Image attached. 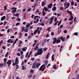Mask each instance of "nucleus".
Masks as SVG:
<instances>
[{
	"instance_id": "1",
	"label": "nucleus",
	"mask_w": 79,
	"mask_h": 79,
	"mask_svg": "<svg viewBox=\"0 0 79 79\" xmlns=\"http://www.w3.org/2000/svg\"><path fill=\"white\" fill-rule=\"evenodd\" d=\"M37 52H38L37 53L38 55H42L43 53V50H42V48L38 49Z\"/></svg>"
},
{
	"instance_id": "2",
	"label": "nucleus",
	"mask_w": 79,
	"mask_h": 79,
	"mask_svg": "<svg viewBox=\"0 0 79 79\" xmlns=\"http://www.w3.org/2000/svg\"><path fill=\"white\" fill-rule=\"evenodd\" d=\"M70 5V4L69 3H68V2H66L64 3V6H67V7H69V6Z\"/></svg>"
},
{
	"instance_id": "3",
	"label": "nucleus",
	"mask_w": 79,
	"mask_h": 79,
	"mask_svg": "<svg viewBox=\"0 0 79 79\" xmlns=\"http://www.w3.org/2000/svg\"><path fill=\"white\" fill-rule=\"evenodd\" d=\"M7 59V58H4V64L3 65L4 66H6V63Z\"/></svg>"
},
{
	"instance_id": "4",
	"label": "nucleus",
	"mask_w": 79,
	"mask_h": 79,
	"mask_svg": "<svg viewBox=\"0 0 79 79\" xmlns=\"http://www.w3.org/2000/svg\"><path fill=\"white\" fill-rule=\"evenodd\" d=\"M54 39V40H53V42H52L53 44H55L56 42V41H57V39H56V38H53V39Z\"/></svg>"
},
{
	"instance_id": "5",
	"label": "nucleus",
	"mask_w": 79,
	"mask_h": 79,
	"mask_svg": "<svg viewBox=\"0 0 79 79\" xmlns=\"http://www.w3.org/2000/svg\"><path fill=\"white\" fill-rule=\"evenodd\" d=\"M36 65V63H33V64L32 65V69H35V65Z\"/></svg>"
},
{
	"instance_id": "6",
	"label": "nucleus",
	"mask_w": 79,
	"mask_h": 79,
	"mask_svg": "<svg viewBox=\"0 0 79 79\" xmlns=\"http://www.w3.org/2000/svg\"><path fill=\"white\" fill-rule=\"evenodd\" d=\"M11 64V60H9L8 61L6 62V64Z\"/></svg>"
},
{
	"instance_id": "7",
	"label": "nucleus",
	"mask_w": 79,
	"mask_h": 79,
	"mask_svg": "<svg viewBox=\"0 0 79 79\" xmlns=\"http://www.w3.org/2000/svg\"><path fill=\"white\" fill-rule=\"evenodd\" d=\"M39 44H36V48H34V50H35L36 51V50H37L38 48H39V47H38V46H39Z\"/></svg>"
},
{
	"instance_id": "8",
	"label": "nucleus",
	"mask_w": 79,
	"mask_h": 79,
	"mask_svg": "<svg viewBox=\"0 0 79 79\" xmlns=\"http://www.w3.org/2000/svg\"><path fill=\"white\" fill-rule=\"evenodd\" d=\"M52 4L51 3L48 6V8H50H50H52Z\"/></svg>"
},
{
	"instance_id": "9",
	"label": "nucleus",
	"mask_w": 79,
	"mask_h": 79,
	"mask_svg": "<svg viewBox=\"0 0 79 79\" xmlns=\"http://www.w3.org/2000/svg\"><path fill=\"white\" fill-rule=\"evenodd\" d=\"M40 63H38L36 65V68H39V67L40 66Z\"/></svg>"
},
{
	"instance_id": "10",
	"label": "nucleus",
	"mask_w": 79,
	"mask_h": 79,
	"mask_svg": "<svg viewBox=\"0 0 79 79\" xmlns=\"http://www.w3.org/2000/svg\"><path fill=\"white\" fill-rule=\"evenodd\" d=\"M5 18H6V16H4L3 17H2L1 18V21L5 20Z\"/></svg>"
},
{
	"instance_id": "11",
	"label": "nucleus",
	"mask_w": 79,
	"mask_h": 79,
	"mask_svg": "<svg viewBox=\"0 0 79 79\" xmlns=\"http://www.w3.org/2000/svg\"><path fill=\"white\" fill-rule=\"evenodd\" d=\"M71 18H69V21H71V20H73V15L71 14Z\"/></svg>"
},
{
	"instance_id": "12",
	"label": "nucleus",
	"mask_w": 79,
	"mask_h": 79,
	"mask_svg": "<svg viewBox=\"0 0 79 79\" xmlns=\"http://www.w3.org/2000/svg\"><path fill=\"white\" fill-rule=\"evenodd\" d=\"M60 42H61V40H59V39H58V40H57V41H56V44H59V43H60Z\"/></svg>"
},
{
	"instance_id": "13",
	"label": "nucleus",
	"mask_w": 79,
	"mask_h": 79,
	"mask_svg": "<svg viewBox=\"0 0 79 79\" xmlns=\"http://www.w3.org/2000/svg\"><path fill=\"white\" fill-rule=\"evenodd\" d=\"M27 47H25V48H23L22 50L23 52H25V51L26 50H27Z\"/></svg>"
},
{
	"instance_id": "14",
	"label": "nucleus",
	"mask_w": 79,
	"mask_h": 79,
	"mask_svg": "<svg viewBox=\"0 0 79 79\" xmlns=\"http://www.w3.org/2000/svg\"><path fill=\"white\" fill-rule=\"evenodd\" d=\"M56 7H53L52 9V10L53 11H56Z\"/></svg>"
},
{
	"instance_id": "15",
	"label": "nucleus",
	"mask_w": 79,
	"mask_h": 79,
	"mask_svg": "<svg viewBox=\"0 0 79 79\" xmlns=\"http://www.w3.org/2000/svg\"><path fill=\"white\" fill-rule=\"evenodd\" d=\"M41 5H42V7L44 6L45 5V2H42L41 3Z\"/></svg>"
},
{
	"instance_id": "16",
	"label": "nucleus",
	"mask_w": 79,
	"mask_h": 79,
	"mask_svg": "<svg viewBox=\"0 0 79 79\" xmlns=\"http://www.w3.org/2000/svg\"><path fill=\"white\" fill-rule=\"evenodd\" d=\"M10 40V39L9 40H7V42L8 43H10V44H11L12 43H13V42H14V41H11Z\"/></svg>"
},
{
	"instance_id": "17",
	"label": "nucleus",
	"mask_w": 79,
	"mask_h": 79,
	"mask_svg": "<svg viewBox=\"0 0 79 79\" xmlns=\"http://www.w3.org/2000/svg\"><path fill=\"white\" fill-rule=\"evenodd\" d=\"M30 26V24L29 23L26 25V27L27 28H29Z\"/></svg>"
},
{
	"instance_id": "18",
	"label": "nucleus",
	"mask_w": 79,
	"mask_h": 79,
	"mask_svg": "<svg viewBox=\"0 0 79 79\" xmlns=\"http://www.w3.org/2000/svg\"><path fill=\"white\" fill-rule=\"evenodd\" d=\"M44 67V65H42L41 67H40L39 69L40 71H42V68H43V67Z\"/></svg>"
},
{
	"instance_id": "19",
	"label": "nucleus",
	"mask_w": 79,
	"mask_h": 79,
	"mask_svg": "<svg viewBox=\"0 0 79 79\" xmlns=\"http://www.w3.org/2000/svg\"><path fill=\"white\" fill-rule=\"evenodd\" d=\"M22 32H24V27H23L22 28Z\"/></svg>"
},
{
	"instance_id": "20",
	"label": "nucleus",
	"mask_w": 79,
	"mask_h": 79,
	"mask_svg": "<svg viewBox=\"0 0 79 79\" xmlns=\"http://www.w3.org/2000/svg\"><path fill=\"white\" fill-rule=\"evenodd\" d=\"M22 70H24V69H26V67H24V66H22Z\"/></svg>"
},
{
	"instance_id": "21",
	"label": "nucleus",
	"mask_w": 79,
	"mask_h": 79,
	"mask_svg": "<svg viewBox=\"0 0 79 79\" xmlns=\"http://www.w3.org/2000/svg\"><path fill=\"white\" fill-rule=\"evenodd\" d=\"M28 30H29V29L28 28H27V29H25L24 30V31L25 32H27L28 31Z\"/></svg>"
},
{
	"instance_id": "22",
	"label": "nucleus",
	"mask_w": 79,
	"mask_h": 79,
	"mask_svg": "<svg viewBox=\"0 0 79 79\" xmlns=\"http://www.w3.org/2000/svg\"><path fill=\"white\" fill-rule=\"evenodd\" d=\"M54 56V54H53L52 56V61H54L55 60V58H53Z\"/></svg>"
},
{
	"instance_id": "23",
	"label": "nucleus",
	"mask_w": 79,
	"mask_h": 79,
	"mask_svg": "<svg viewBox=\"0 0 79 79\" xmlns=\"http://www.w3.org/2000/svg\"><path fill=\"white\" fill-rule=\"evenodd\" d=\"M53 19H54V16H52V17H51L50 18V21H53Z\"/></svg>"
},
{
	"instance_id": "24",
	"label": "nucleus",
	"mask_w": 79,
	"mask_h": 79,
	"mask_svg": "<svg viewBox=\"0 0 79 79\" xmlns=\"http://www.w3.org/2000/svg\"><path fill=\"white\" fill-rule=\"evenodd\" d=\"M74 4V1L73 0H72V2H71V6H73Z\"/></svg>"
},
{
	"instance_id": "25",
	"label": "nucleus",
	"mask_w": 79,
	"mask_h": 79,
	"mask_svg": "<svg viewBox=\"0 0 79 79\" xmlns=\"http://www.w3.org/2000/svg\"><path fill=\"white\" fill-rule=\"evenodd\" d=\"M58 67H57V66H56V65H54L53 66V68L54 69H56V68H57Z\"/></svg>"
},
{
	"instance_id": "26",
	"label": "nucleus",
	"mask_w": 79,
	"mask_h": 79,
	"mask_svg": "<svg viewBox=\"0 0 79 79\" xmlns=\"http://www.w3.org/2000/svg\"><path fill=\"white\" fill-rule=\"evenodd\" d=\"M39 31H36V30H35L34 32V34L35 35V34H36V33H37V32H38Z\"/></svg>"
},
{
	"instance_id": "27",
	"label": "nucleus",
	"mask_w": 79,
	"mask_h": 79,
	"mask_svg": "<svg viewBox=\"0 0 79 79\" xmlns=\"http://www.w3.org/2000/svg\"><path fill=\"white\" fill-rule=\"evenodd\" d=\"M41 26H44V21H42L41 23Z\"/></svg>"
},
{
	"instance_id": "28",
	"label": "nucleus",
	"mask_w": 79,
	"mask_h": 79,
	"mask_svg": "<svg viewBox=\"0 0 79 79\" xmlns=\"http://www.w3.org/2000/svg\"><path fill=\"white\" fill-rule=\"evenodd\" d=\"M19 64V61L17 62H15V65H18Z\"/></svg>"
},
{
	"instance_id": "29",
	"label": "nucleus",
	"mask_w": 79,
	"mask_h": 79,
	"mask_svg": "<svg viewBox=\"0 0 79 79\" xmlns=\"http://www.w3.org/2000/svg\"><path fill=\"white\" fill-rule=\"evenodd\" d=\"M45 64H44L45 65H47V64H48V61L47 60H46L45 61H44Z\"/></svg>"
},
{
	"instance_id": "30",
	"label": "nucleus",
	"mask_w": 79,
	"mask_h": 79,
	"mask_svg": "<svg viewBox=\"0 0 79 79\" xmlns=\"http://www.w3.org/2000/svg\"><path fill=\"white\" fill-rule=\"evenodd\" d=\"M67 12L69 13V14H70V15H73L72 14V12L70 11H67Z\"/></svg>"
},
{
	"instance_id": "31",
	"label": "nucleus",
	"mask_w": 79,
	"mask_h": 79,
	"mask_svg": "<svg viewBox=\"0 0 79 79\" xmlns=\"http://www.w3.org/2000/svg\"><path fill=\"white\" fill-rule=\"evenodd\" d=\"M42 69V71H44V70H45V65H44V66L43 67Z\"/></svg>"
},
{
	"instance_id": "32",
	"label": "nucleus",
	"mask_w": 79,
	"mask_h": 79,
	"mask_svg": "<svg viewBox=\"0 0 79 79\" xmlns=\"http://www.w3.org/2000/svg\"><path fill=\"white\" fill-rule=\"evenodd\" d=\"M15 17H17V16H19V14L18 13H16V14H15Z\"/></svg>"
},
{
	"instance_id": "33",
	"label": "nucleus",
	"mask_w": 79,
	"mask_h": 79,
	"mask_svg": "<svg viewBox=\"0 0 79 79\" xmlns=\"http://www.w3.org/2000/svg\"><path fill=\"white\" fill-rule=\"evenodd\" d=\"M44 9H45L44 10L45 11H48V8L45 7Z\"/></svg>"
},
{
	"instance_id": "34",
	"label": "nucleus",
	"mask_w": 79,
	"mask_h": 79,
	"mask_svg": "<svg viewBox=\"0 0 79 79\" xmlns=\"http://www.w3.org/2000/svg\"><path fill=\"white\" fill-rule=\"evenodd\" d=\"M61 21H60L58 23V26H60V25L61 24Z\"/></svg>"
},
{
	"instance_id": "35",
	"label": "nucleus",
	"mask_w": 79,
	"mask_h": 79,
	"mask_svg": "<svg viewBox=\"0 0 79 79\" xmlns=\"http://www.w3.org/2000/svg\"><path fill=\"white\" fill-rule=\"evenodd\" d=\"M30 11H31V7H29V9H28L27 12H29Z\"/></svg>"
},
{
	"instance_id": "36",
	"label": "nucleus",
	"mask_w": 79,
	"mask_h": 79,
	"mask_svg": "<svg viewBox=\"0 0 79 79\" xmlns=\"http://www.w3.org/2000/svg\"><path fill=\"white\" fill-rule=\"evenodd\" d=\"M63 7L62 6H61L60 8V10H61V11H63Z\"/></svg>"
},
{
	"instance_id": "37",
	"label": "nucleus",
	"mask_w": 79,
	"mask_h": 79,
	"mask_svg": "<svg viewBox=\"0 0 79 79\" xmlns=\"http://www.w3.org/2000/svg\"><path fill=\"white\" fill-rule=\"evenodd\" d=\"M51 35L52 36H53L54 35V32H52L51 34Z\"/></svg>"
},
{
	"instance_id": "38",
	"label": "nucleus",
	"mask_w": 79,
	"mask_h": 79,
	"mask_svg": "<svg viewBox=\"0 0 79 79\" xmlns=\"http://www.w3.org/2000/svg\"><path fill=\"white\" fill-rule=\"evenodd\" d=\"M33 72H34V70H33V69H31V70H30V73H32Z\"/></svg>"
},
{
	"instance_id": "39",
	"label": "nucleus",
	"mask_w": 79,
	"mask_h": 79,
	"mask_svg": "<svg viewBox=\"0 0 79 79\" xmlns=\"http://www.w3.org/2000/svg\"><path fill=\"white\" fill-rule=\"evenodd\" d=\"M20 24V23H17L16 24V26H19V24Z\"/></svg>"
},
{
	"instance_id": "40",
	"label": "nucleus",
	"mask_w": 79,
	"mask_h": 79,
	"mask_svg": "<svg viewBox=\"0 0 79 79\" xmlns=\"http://www.w3.org/2000/svg\"><path fill=\"white\" fill-rule=\"evenodd\" d=\"M21 37H22V34L21 33H20V35L19 37V39L21 38Z\"/></svg>"
},
{
	"instance_id": "41",
	"label": "nucleus",
	"mask_w": 79,
	"mask_h": 79,
	"mask_svg": "<svg viewBox=\"0 0 79 79\" xmlns=\"http://www.w3.org/2000/svg\"><path fill=\"white\" fill-rule=\"evenodd\" d=\"M17 55L18 56H20V55H21V54H20V53L19 52H18L17 53Z\"/></svg>"
},
{
	"instance_id": "42",
	"label": "nucleus",
	"mask_w": 79,
	"mask_h": 79,
	"mask_svg": "<svg viewBox=\"0 0 79 79\" xmlns=\"http://www.w3.org/2000/svg\"><path fill=\"white\" fill-rule=\"evenodd\" d=\"M39 18V16L37 15L36 16H35V17H34V19H36V18Z\"/></svg>"
},
{
	"instance_id": "43",
	"label": "nucleus",
	"mask_w": 79,
	"mask_h": 79,
	"mask_svg": "<svg viewBox=\"0 0 79 79\" xmlns=\"http://www.w3.org/2000/svg\"><path fill=\"white\" fill-rule=\"evenodd\" d=\"M26 13H25L24 14V16H23V18L24 19H26Z\"/></svg>"
},
{
	"instance_id": "44",
	"label": "nucleus",
	"mask_w": 79,
	"mask_h": 79,
	"mask_svg": "<svg viewBox=\"0 0 79 79\" xmlns=\"http://www.w3.org/2000/svg\"><path fill=\"white\" fill-rule=\"evenodd\" d=\"M46 38L49 37H50V35H49V34H47V35H46Z\"/></svg>"
},
{
	"instance_id": "45",
	"label": "nucleus",
	"mask_w": 79,
	"mask_h": 79,
	"mask_svg": "<svg viewBox=\"0 0 79 79\" xmlns=\"http://www.w3.org/2000/svg\"><path fill=\"white\" fill-rule=\"evenodd\" d=\"M15 66H16V69H18L19 68V65H15Z\"/></svg>"
},
{
	"instance_id": "46",
	"label": "nucleus",
	"mask_w": 79,
	"mask_h": 79,
	"mask_svg": "<svg viewBox=\"0 0 79 79\" xmlns=\"http://www.w3.org/2000/svg\"><path fill=\"white\" fill-rule=\"evenodd\" d=\"M49 55H50V53H48L46 56V58H48V56H49Z\"/></svg>"
},
{
	"instance_id": "47",
	"label": "nucleus",
	"mask_w": 79,
	"mask_h": 79,
	"mask_svg": "<svg viewBox=\"0 0 79 79\" xmlns=\"http://www.w3.org/2000/svg\"><path fill=\"white\" fill-rule=\"evenodd\" d=\"M17 9V7H15V8L14 9V10H13L12 11H14L15 12H16Z\"/></svg>"
},
{
	"instance_id": "48",
	"label": "nucleus",
	"mask_w": 79,
	"mask_h": 79,
	"mask_svg": "<svg viewBox=\"0 0 79 79\" xmlns=\"http://www.w3.org/2000/svg\"><path fill=\"white\" fill-rule=\"evenodd\" d=\"M40 28V27H38L37 29L36 30V31H38V32H39V28Z\"/></svg>"
},
{
	"instance_id": "49",
	"label": "nucleus",
	"mask_w": 79,
	"mask_h": 79,
	"mask_svg": "<svg viewBox=\"0 0 79 79\" xmlns=\"http://www.w3.org/2000/svg\"><path fill=\"white\" fill-rule=\"evenodd\" d=\"M31 35H29V36H28V39H31Z\"/></svg>"
},
{
	"instance_id": "50",
	"label": "nucleus",
	"mask_w": 79,
	"mask_h": 79,
	"mask_svg": "<svg viewBox=\"0 0 79 79\" xmlns=\"http://www.w3.org/2000/svg\"><path fill=\"white\" fill-rule=\"evenodd\" d=\"M29 54V52H27V54H26V55L25 56V57L27 58V56H28V55Z\"/></svg>"
},
{
	"instance_id": "51",
	"label": "nucleus",
	"mask_w": 79,
	"mask_h": 79,
	"mask_svg": "<svg viewBox=\"0 0 79 79\" xmlns=\"http://www.w3.org/2000/svg\"><path fill=\"white\" fill-rule=\"evenodd\" d=\"M65 40V37H64L62 40V42H64Z\"/></svg>"
},
{
	"instance_id": "52",
	"label": "nucleus",
	"mask_w": 79,
	"mask_h": 79,
	"mask_svg": "<svg viewBox=\"0 0 79 79\" xmlns=\"http://www.w3.org/2000/svg\"><path fill=\"white\" fill-rule=\"evenodd\" d=\"M17 61H19V60H18V59L17 58H16L15 59V62H17Z\"/></svg>"
},
{
	"instance_id": "53",
	"label": "nucleus",
	"mask_w": 79,
	"mask_h": 79,
	"mask_svg": "<svg viewBox=\"0 0 79 79\" xmlns=\"http://www.w3.org/2000/svg\"><path fill=\"white\" fill-rule=\"evenodd\" d=\"M34 60H35V58L34 57V58H32L31 59V61H34Z\"/></svg>"
},
{
	"instance_id": "54",
	"label": "nucleus",
	"mask_w": 79,
	"mask_h": 79,
	"mask_svg": "<svg viewBox=\"0 0 79 79\" xmlns=\"http://www.w3.org/2000/svg\"><path fill=\"white\" fill-rule=\"evenodd\" d=\"M46 15V14H45V12H44L43 13V16H45Z\"/></svg>"
},
{
	"instance_id": "55",
	"label": "nucleus",
	"mask_w": 79,
	"mask_h": 79,
	"mask_svg": "<svg viewBox=\"0 0 79 79\" xmlns=\"http://www.w3.org/2000/svg\"><path fill=\"white\" fill-rule=\"evenodd\" d=\"M63 25H61L60 26V29H62L63 28Z\"/></svg>"
},
{
	"instance_id": "56",
	"label": "nucleus",
	"mask_w": 79,
	"mask_h": 79,
	"mask_svg": "<svg viewBox=\"0 0 79 79\" xmlns=\"http://www.w3.org/2000/svg\"><path fill=\"white\" fill-rule=\"evenodd\" d=\"M47 48H44L43 49V50L44 51H46L47 50Z\"/></svg>"
},
{
	"instance_id": "57",
	"label": "nucleus",
	"mask_w": 79,
	"mask_h": 79,
	"mask_svg": "<svg viewBox=\"0 0 79 79\" xmlns=\"http://www.w3.org/2000/svg\"><path fill=\"white\" fill-rule=\"evenodd\" d=\"M20 53H21V55H23V51H20Z\"/></svg>"
},
{
	"instance_id": "58",
	"label": "nucleus",
	"mask_w": 79,
	"mask_h": 79,
	"mask_svg": "<svg viewBox=\"0 0 79 79\" xmlns=\"http://www.w3.org/2000/svg\"><path fill=\"white\" fill-rule=\"evenodd\" d=\"M57 21V18L56 17L55 18V20L54 21V22H56Z\"/></svg>"
},
{
	"instance_id": "59",
	"label": "nucleus",
	"mask_w": 79,
	"mask_h": 79,
	"mask_svg": "<svg viewBox=\"0 0 79 79\" xmlns=\"http://www.w3.org/2000/svg\"><path fill=\"white\" fill-rule=\"evenodd\" d=\"M50 29H51V27H49L48 28V32H50Z\"/></svg>"
},
{
	"instance_id": "60",
	"label": "nucleus",
	"mask_w": 79,
	"mask_h": 79,
	"mask_svg": "<svg viewBox=\"0 0 79 79\" xmlns=\"http://www.w3.org/2000/svg\"><path fill=\"white\" fill-rule=\"evenodd\" d=\"M4 8L5 9L4 10H6V9H7V8L6 7V6H4Z\"/></svg>"
},
{
	"instance_id": "61",
	"label": "nucleus",
	"mask_w": 79,
	"mask_h": 79,
	"mask_svg": "<svg viewBox=\"0 0 79 79\" xmlns=\"http://www.w3.org/2000/svg\"><path fill=\"white\" fill-rule=\"evenodd\" d=\"M39 19H36V23H38V22L39 21Z\"/></svg>"
},
{
	"instance_id": "62",
	"label": "nucleus",
	"mask_w": 79,
	"mask_h": 79,
	"mask_svg": "<svg viewBox=\"0 0 79 79\" xmlns=\"http://www.w3.org/2000/svg\"><path fill=\"white\" fill-rule=\"evenodd\" d=\"M74 35H76L77 36V35H78V34H77V32H75L74 33Z\"/></svg>"
},
{
	"instance_id": "63",
	"label": "nucleus",
	"mask_w": 79,
	"mask_h": 79,
	"mask_svg": "<svg viewBox=\"0 0 79 79\" xmlns=\"http://www.w3.org/2000/svg\"><path fill=\"white\" fill-rule=\"evenodd\" d=\"M16 79H20V78L19 76H17L16 77Z\"/></svg>"
},
{
	"instance_id": "64",
	"label": "nucleus",
	"mask_w": 79,
	"mask_h": 79,
	"mask_svg": "<svg viewBox=\"0 0 79 79\" xmlns=\"http://www.w3.org/2000/svg\"><path fill=\"white\" fill-rule=\"evenodd\" d=\"M67 20V18H66L64 20V22H65V21H66Z\"/></svg>"
}]
</instances>
